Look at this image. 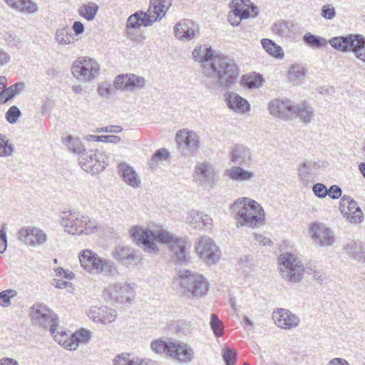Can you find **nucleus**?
I'll list each match as a JSON object with an SVG mask.
<instances>
[{
    "instance_id": "f257e3e1",
    "label": "nucleus",
    "mask_w": 365,
    "mask_h": 365,
    "mask_svg": "<svg viewBox=\"0 0 365 365\" xmlns=\"http://www.w3.org/2000/svg\"><path fill=\"white\" fill-rule=\"evenodd\" d=\"M130 235L134 240L145 246L144 250L148 253L155 254L158 252V247L154 242L158 241L168 245L174 261L179 263L188 262L185 238L178 237L165 230L153 232L137 226L130 230Z\"/></svg>"
},
{
    "instance_id": "f03ea898",
    "label": "nucleus",
    "mask_w": 365,
    "mask_h": 365,
    "mask_svg": "<svg viewBox=\"0 0 365 365\" xmlns=\"http://www.w3.org/2000/svg\"><path fill=\"white\" fill-rule=\"evenodd\" d=\"M205 75L212 81L210 88L226 90L237 83L240 70L233 59L222 54L215 55Z\"/></svg>"
},
{
    "instance_id": "7ed1b4c3",
    "label": "nucleus",
    "mask_w": 365,
    "mask_h": 365,
    "mask_svg": "<svg viewBox=\"0 0 365 365\" xmlns=\"http://www.w3.org/2000/svg\"><path fill=\"white\" fill-rule=\"evenodd\" d=\"M236 220L237 227L248 226L256 227L262 224L264 212L262 206L248 197L238 198L230 207Z\"/></svg>"
},
{
    "instance_id": "20e7f679",
    "label": "nucleus",
    "mask_w": 365,
    "mask_h": 365,
    "mask_svg": "<svg viewBox=\"0 0 365 365\" xmlns=\"http://www.w3.org/2000/svg\"><path fill=\"white\" fill-rule=\"evenodd\" d=\"M29 317L34 324L45 329L49 327L54 340L58 344L62 341V337H67L66 331L58 326L57 314L45 304L35 303L30 308Z\"/></svg>"
},
{
    "instance_id": "39448f33",
    "label": "nucleus",
    "mask_w": 365,
    "mask_h": 365,
    "mask_svg": "<svg viewBox=\"0 0 365 365\" xmlns=\"http://www.w3.org/2000/svg\"><path fill=\"white\" fill-rule=\"evenodd\" d=\"M79 261L83 269L91 274L114 276L118 273L117 267L112 260L102 259L91 250H83L79 255Z\"/></svg>"
},
{
    "instance_id": "423d86ee",
    "label": "nucleus",
    "mask_w": 365,
    "mask_h": 365,
    "mask_svg": "<svg viewBox=\"0 0 365 365\" xmlns=\"http://www.w3.org/2000/svg\"><path fill=\"white\" fill-rule=\"evenodd\" d=\"M61 225L71 235H89L97 227V223L79 212L65 211L61 215Z\"/></svg>"
},
{
    "instance_id": "0eeeda50",
    "label": "nucleus",
    "mask_w": 365,
    "mask_h": 365,
    "mask_svg": "<svg viewBox=\"0 0 365 365\" xmlns=\"http://www.w3.org/2000/svg\"><path fill=\"white\" fill-rule=\"evenodd\" d=\"M329 43L341 52H352L354 56L365 63V37L361 34H348L336 36L329 40Z\"/></svg>"
},
{
    "instance_id": "6e6552de",
    "label": "nucleus",
    "mask_w": 365,
    "mask_h": 365,
    "mask_svg": "<svg viewBox=\"0 0 365 365\" xmlns=\"http://www.w3.org/2000/svg\"><path fill=\"white\" fill-rule=\"evenodd\" d=\"M178 277L184 294L197 297L205 295L208 291L209 283L202 274L182 269L178 272Z\"/></svg>"
},
{
    "instance_id": "1a4fd4ad",
    "label": "nucleus",
    "mask_w": 365,
    "mask_h": 365,
    "mask_svg": "<svg viewBox=\"0 0 365 365\" xmlns=\"http://www.w3.org/2000/svg\"><path fill=\"white\" fill-rule=\"evenodd\" d=\"M279 269L284 279L292 283L299 282L304 276V267L296 255L282 253L278 258Z\"/></svg>"
},
{
    "instance_id": "9d476101",
    "label": "nucleus",
    "mask_w": 365,
    "mask_h": 365,
    "mask_svg": "<svg viewBox=\"0 0 365 365\" xmlns=\"http://www.w3.org/2000/svg\"><path fill=\"white\" fill-rule=\"evenodd\" d=\"M151 349L157 354H164L180 362H190L192 359L193 351L185 344L166 342L161 339L153 340L150 344Z\"/></svg>"
},
{
    "instance_id": "9b49d317",
    "label": "nucleus",
    "mask_w": 365,
    "mask_h": 365,
    "mask_svg": "<svg viewBox=\"0 0 365 365\" xmlns=\"http://www.w3.org/2000/svg\"><path fill=\"white\" fill-rule=\"evenodd\" d=\"M100 66L98 62L90 57H79L72 64L71 72L80 81L89 82L99 75Z\"/></svg>"
},
{
    "instance_id": "f8f14e48",
    "label": "nucleus",
    "mask_w": 365,
    "mask_h": 365,
    "mask_svg": "<svg viewBox=\"0 0 365 365\" xmlns=\"http://www.w3.org/2000/svg\"><path fill=\"white\" fill-rule=\"evenodd\" d=\"M79 165L86 172L92 175L102 172L108 164V158L103 153L89 150L78 157Z\"/></svg>"
},
{
    "instance_id": "ddd939ff",
    "label": "nucleus",
    "mask_w": 365,
    "mask_h": 365,
    "mask_svg": "<svg viewBox=\"0 0 365 365\" xmlns=\"http://www.w3.org/2000/svg\"><path fill=\"white\" fill-rule=\"evenodd\" d=\"M195 249L199 257L207 264H216L220 258V251L215 241L203 235L195 242Z\"/></svg>"
},
{
    "instance_id": "4468645a",
    "label": "nucleus",
    "mask_w": 365,
    "mask_h": 365,
    "mask_svg": "<svg viewBox=\"0 0 365 365\" xmlns=\"http://www.w3.org/2000/svg\"><path fill=\"white\" fill-rule=\"evenodd\" d=\"M18 240L29 246L37 247L47 242V234L41 228L28 226L21 228L17 233Z\"/></svg>"
},
{
    "instance_id": "2eb2a0df",
    "label": "nucleus",
    "mask_w": 365,
    "mask_h": 365,
    "mask_svg": "<svg viewBox=\"0 0 365 365\" xmlns=\"http://www.w3.org/2000/svg\"><path fill=\"white\" fill-rule=\"evenodd\" d=\"M339 210L346 220L351 223H360L364 218L363 212L357 202L348 195L341 197Z\"/></svg>"
},
{
    "instance_id": "dca6fc26",
    "label": "nucleus",
    "mask_w": 365,
    "mask_h": 365,
    "mask_svg": "<svg viewBox=\"0 0 365 365\" xmlns=\"http://www.w3.org/2000/svg\"><path fill=\"white\" fill-rule=\"evenodd\" d=\"M171 5L172 0H150L149 9L145 12L144 26H150L155 21L162 19Z\"/></svg>"
},
{
    "instance_id": "f3484780",
    "label": "nucleus",
    "mask_w": 365,
    "mask_h": 365,
    "mask_svg": "<svg viewBox=\"0 0 365 365\" xmlns=\"http://www.w3.org/2000/svg\"><path fill=\"white\" fill-rule=\"evenodd\" d=\"M309 232L314 242L322 247L331 246L334 242V232L323 224L312 223Z\"/></svg>"
},
{
    "instance_id": "a211bd4d",
    "label": "nucleus",
    "mask_w": 365,
    "mask_h": 365,
    "mask_svg": "<svg viewBox=\"0 0 365 365\" xmlns=\"http://www.w3.org/2000/svg\"><path fill=\"white\" fill-rule=\"evenodd\" d=\"M272 319L278 327L284 329L297 327L300 323V319L297 315L282 308L273 312Z\"/></svg>"
},
{
    "instance_id": "6ab92c4d",
    "label": "nucleus",
    "mask_w": 365,
    "mask_h": 365,
    "mask_svg": "<svg viewBox=\"0 0 365 365\" xmlns=\"http://www.w3.org/2000/svg\"><path fill=\"white\" fill-rule=\"evenodd\" d=\"M113 257L126 266L138 265L143 257L128 246H117L113 252Z\"/></svg>"
},
{
    "instance_id": "aec40b11",
    "label": "nucleus",
    "mask_w": 365,
    "mask_h": 365,
    "mask_svg": "<svg viewBox=\"0 0 365 365\" xmlns=\"http://www.w3.org/2000/svg\"><path fill=\"white\" fill-rule=\"evenodd\" d=\"M224 98L227 107L236 113H245L250 110L249 102L237 93L226 92Z\"/></svg>"
},
{
    "instance_id": "412c9836",
    "label": "nucleus",
    "mask_w": 365,
    "mask_h": 365,
    "mask_svg": "<svg viewBox=\"0 0 365 365\" xmlns=\"http://www.w3.org/2000/svg\"><path fill=\"white\" fill-rule=\"evenodd\" d=\"M293 105L289 101H279L274 99L269 103V113L283 120H288L292 115Z\"/></svg>"
},
{
    "instance_id": "4be33fe9",
    "label": "nucleus",
    "mask_w": 365,
    "mask_h": 365,
    "mask_svg": "<svg viewBox=\"0 0 365 365\" xmlns=\"http://www.w3.org/2000/svg\"><path fill=\"white\" fill-rule=\"evenodd\" d=\"M197 180L205 185L212 186L217 181V173L209 163H198L195 168Z\"/></svg>"
},
{
    "instance_id": "5701e85b",
    "label": "nucleus",
    "mask_w": 365,
    "mask_h": 365,
    "mask_svg": "<svg viewBox=\"0 0 365 365\" xmlns=\"http://www.w3.org/2000/svg\"><path fill=\"white\" fill-rule=\"evenodd\" d=\"M66 336H68L67 334ZM61 339L62 341L60 344L71 351L76 350L80 343H86L91 339V331L81 329L73 334L70 338L68 336L62 337Z\"/></svg>"
},
{
    "instance_id": "b1692460",
    "label": "nucleus",
    "mask_w": 365,
    "mask_h": 365,
    "mask_svg": "<svg viewBox=\"0 0 365 365\" xmlns=\"http://www.w3.org/2000/svg\"><path fill=\"white\" fill-rule=\"evenodd\" d=\"M319 161L317 162L312 160H304L299 163L297 168V174L301 181L307 182L313 175L317 174L320 168Z\"/></svg>"
},
{
    "instance_id": "393cba45",
    "label": "nucleus",
    "mask_w": 365,
    "mask_h": 365,
    "mask_svg": "<svg viewBox=\"0 0 365 365\" xmlns=\"http://www.w3.org/2000/svg\"><path fill=\"white\" fill-rule=\"evenodd\" d=\"M176 141L180 146H185L192 151H196L200 145L199 136L192 130H179L176 134Z\"/></svg>"
},
{
    "instance_id": "a878e982",
    "label": "nucleus",
    "mask_w": 365,
    "mask_h": 365,
    "mask_svg": "<svg viewBox=\"0 0 365 365\" xmlns=\"http://www.w3.org/2000/svg\"><path fill=\"white\" fill-rule=\"evenodd\" d=\"M231 161L236 165H248L252 160L250 150L242 145H236L231 154Z\"/></svg>"
},
{
    "instance_id": "bb28decb",
    "label": "nucleus",
    "mask_w": 365,
    "mask_h": 365,
    "mask_svg": "<svg viewBox=\"0 0 365 365\" xmlns=\"http://www.w3.org/2000/svg\"><path fill=\"white\" fill-rule=\"evenodd\" d=\"M175 34L180 40L192 39L195 34L193 23L188 19L181 20L175 27Z\"/></svg>"
},
{
    "instance_id": "cd10ccee",
    "label": "nucleus",
    "mask_w": 365,
    "mask_h": 365,
    "mask_svg": "<svg viewBox=\"0 0 365 365\" xmlns=\"http://www.w3.org/2000/svg\"><path fill=\"white\" fill-rule=\"evenodd\" d=\"M118 173L125 182L133 187H138L140 185V179L134 169L126 163H120Z\"/></svg>"
},
{
    "instance_id": "c85d7f7f",
    "label": "nucleus",
    "mask_w": 365,
    "mask_h": 365,
    "mask_svg": "<svg viewBox=\"0 0 365 365\" xmlns=\"http://www.w3.org/2000/svg\"><path fill=\"white\" fill-rule=\"evenodd\" d=\"M230 6L231 11L239 13L241 18H248L250 16V6H252V12H254L253 16L258 14L257 7L253 6L249 0H232Z\"/></svg>"
},
{
    "instance_id": "c756f323",
    "label": "nucleus",
    "mask_w": 365,
    "mask_h": 365,
    "mask_svg": "<svg viewBox=\"0 0 365 365\" xmlns=\"http://www.w3.org/2000/svg\"><path fill=\"white\" fill-rule=\"evenodd\" d=\"M242 166L243 165L232 166L227 171L228 176L232 180L238 182H247L252 180L255 176V173L244 169Z\"/></svg>"
},
{
    "instance_id": "7c9ffc66",
    "label": "nucleus",
    "mask_w": 365,
    "mask_h": 365,
    "mask_svg": "<svg viewBox=\"0 0 365 365\" xmlns=\"http://www.w3.org/2000/svg\"><path fill=\"white\" fill-rule=\"evenodd\" d=\"M7 5L17 11L34 14L37 11L38 6L30 0H5Z\"/></svg>"
},
{
    "instance_id": "2f4dec72",
    "label": "nucleus",
    "mask_w": 365,
    "mask_h": 365,
    "mask_svg": "<svg viewBox=\"0 0 365 365\" xmlns=\"http://www.w3.org/2000/svg\"><path fill=\"white\" fill-rule=\"evenodd\" d=\"M24 88L25 85L22 82H18L9 87L6 86L0 93V104L6 103L14 96L20 94Z\"/></svg>"
},
{
    "instance_id": "473e14b6",
    "label": "nucleus",
    "mask_w": 365,
    "mask_h": 365,
    "mask_svg": "<svg viewBox=\"0 0 365 365\" xmlns=\"http://www.w3.org/2000/svg\"><path fill=\"white\" fill-rule=\"evenodd\" d=\"M192 55L194 61L199 63L208 62L210 60L212 61L215 56L212 47L206 45L196 46Z\"/></svg>"
},
{
    "instance_id": "72a5a7b5",
    "label": "nucleus",
    "mask_w": 365,
    "mask_h": 365,
    "mask_svg": "<svg viewBox=\"0 0 365 365\" xmlns=\"http://www.w3.org/2000/svg\"><path fill=\"white\" fill-rule=\"evenodd\" d=\"M292 115H297L303 122L309 123L314 115V109L303 102L297 105H293Z\"/></svg>"
},
{
    "instance_id": "f704fd0d",
    "label": "nucleus",
    "mask_w": 365,
    "mask_h": 365,
    "mask_svg": "<svg viewBox=\"0 0 365 365\" xmlns=\"http://www.w3.org/2000/svg\"><path fill=\"white\" fill-rule=\"evenodd\" d=\"M55 39L58 44L68 45L74 43L77 39L68 26L58 29L56 31Z\"/></svg>"
},
{
    "instance_id": "c9c22d12",
    "label": "nucleus",
    "mask_w": 365,
    "mask_h": 365,
    "mask_svg": "<svg viewBox=\"0 0 365 365\" xmlns=\"http://www.w3.org/2000/svg\"><path fill=\"white\" fill-rule=\"evenodd\" d=\"M62 142L71 152L78 154V157H80L81 155L86 150L80 140L73 137L72 135H68L64 138L62 140Z\"/></svg>"
},
{
    "instance_id": "e433bc0d",
    "label": "nucleus",
    "mask_w": 365,
    "mask_h": 365,
    "mask_svg": "<svg viewBox=\"0 0 365 365\" xmlns=\"http://www.w3.org/2000/svg\"><path fill=\"white\" fill-rule=\"evenodd\" d=\"M261 44L263 48L272 56L277 58H282L284 56V52L281 46L275 43L272 40L269 38H262Z\"/></svg>"
},
{
    "instance_id": "4c0bfd02",
    "label": "nucleus",
    "mask_w": 365,
    "mask_h": 365,
    "mask_svg": "<svg viewBox=\"0 0 365 365\" xmlns=\"http://www.w3.org/2000/svg\"><path fill=\"white\" fill-rule=\"evenodd\" d=\"M344 250L348 255L358 260L364 257L365 248L361 242H351L344 247Z\"/></svg>"
},
{
    "instance_id": "58836bf2",
    "label": "nucleus",
    "mask_w": 365,
    "mask_h": 365,
    "mask_svg": "<svg viewBox=\"0 0 365 365\" xmlns=\"http://www.w3.org/2000/svg\"><path fill=\"white\" fill-rule=\"evenodd\" d=\"M242 83L249 88H259L263 85L264 79L262 75L252 73L243 76Z\"/></svg>"
},
{
    "instance_id": "ea45409f",
    "label": "nucleus",
    "mask_w": 365,
    "mask_h": 365,
    "mask_svg": "<svg viewBox=\"0 0 365 365\" xmlns=\"http://www.w3.org/2000/svg\"><path fill=\"white\" fill-rule=\"evenodd\" d=\"M303 41L312 48H320L327 44L325 38L311 33L305 34L302 37Z\"/></svg>"
},
{
    "instance_id": "a19ab883",
    "label": "nucleus",
    "mask_w": 365,
    "mask_h": 365,
    "mask_svg": "<svg viewBox=\"0 0 365 365\" xmlns=\"http://www.w3.org/2000/svg\"><path fill=\"white\" fill-rule=\"evenodd\" d=\"M292 24L286 21L277 22L273 25V32L282 37L289 38L292 36Z\"/></svg>"
},
{
    "instance_id": "79ce46f5",
    "label": "nucleus",
    "mask_w": 365,
    "mask_h": 365,
    "mask_svg": "<svg viewBox=\"0 0 365 365\" xmlns=\"http://www.w3.org/2000/svg\"><path fill=\"white\" fill-rule=\"evenodd\" d=\"M98 6L95 3L84 4L79 8V14L88 21L93 20L98 11Z\"/></svg>"
},
{
    "instance_id": "37998d69",
    "label": "nucleus",
    "mask_w": 365,
    "mask_h": 365,
    "mask_svg": "<svg viewBox=\"0 0 365 365\" xmlns=\"http://www.w3.org/2000/svg\"><path fill=\"white\" fill-rule=\"evenodd\" d=\"M14 150V145L9 143L5 135L0 134V157L11 156Z\"/></svg>"
},
{
    "instance_id": "c03bdc74",
    "label": "nucleus",
    "mask_w": 365,
    "mask_h": 365,
    "mask_svg": "<svg viewBox=\"0 0 365 365\" xmlns=\"http://www.w3.org/2000/svg\"><path fill=\"white\" fill-rule=\"evenodd\" d=\"M145 12L137 11L129 16L127 21V27L130 29L139 28L141 25H144V19Z\"/></svg>"
},
{
    "instance_id": "a18cd8bd",
    "label": "nucleus",
    "mask_w": 365,
    "mask_h": 365,
    "mask_svg": "<svg viewBox=\"0 0 365 365\" xmlns=\"http://www.w3.org/2000/svg\"><path fill=\"white\" fill-rule=\"evenodd\" d=\"M128 292V287L125 286H122L120 284H115L110 285L105 290V292H107L113 298H123V294Z\"/></svg>"
},
{
    "instance_id": "49530a36",
    "label": "nucleus",
    "mask_w": 365,
    "mask_h": 365,
    "mask_svg": "<svg viewBox=\"0 0 365 365\" xmlns=\"http://www.w3.org/2000/svg\"><path fill=\"white\" fill-rule=\"evenodd\" d=\"M129 82L128 91H135L142 88L145 84V80L144 78L137 76L135 74L130 73L127 80Z\"/></svg>"
},
{
    "instance_id": "de8ad7c7",
    "label": "nucleus",
    "mask_w": 365,
    "mask_h": 365,
    "mask_svg": "<svg viewBox=\"0 0 365 365\" xmlns=\"http://www.w3.org/2000/svg\"><path fill=\"white\" fill-rule=\"evenodd\" d=\"M210 324L216 337L219 338L223 335L224 325L216 314H211Z\"/></svg>"
},
{
    "instance_id": "09e8293b",
    "label": "nucleus",
    "mask_w": 365,
    "mask_h": 365,
    "mask_svg": "<svg viewBox=\"0 0 365 365\" xmlns=\"http://www.w3.org/2000/svg\"><path fill=\"white\" fill-rule=\"evenodd\" d=\"M189 215L195 221V223L201 222L205 227H207L212 225V218L207 214H205L202 212H197L193 210L189 213Z\"/></svg>"
},
{
    "instance_id": "8fccbe9b",
    "label": "nucleus",
    "mask_w": 365,
    "mask_h": 365,
    "mask_svg": "<svg viewBox=\"0 0 365 365\" xmlns=\"http://www.w3.org/2000/svg\"><path fill=\"white\" fill-rule=\"evenodd\" d=\"M305 71L299 65L292 66L288 71V77L291 81H298L304 78Z\"/></svg>"
},
{
    "instance_id": "3c124183",
    "label": "nucleus",
    "mask_w": 365,
    "mask_h": 365,
    "mask_svg": "<svg viewBox=\"0 0 365 365\" xmlns=\"http://www.w3.org/2000/svg\"><path fill=\"white\" fill-rule=\"evenodd\" d=\"M17 296V292L13 289H9L0 292V306L9 307L11 302V299Z\"/></svg>"
},
{
    "instance_id": "603ef678",
    "label": "nucleus",
    "mask_w": 365,
    "mask_h": 365,
    "mask_svg": "<svg viewBox=\"0 0 365 365\" xmlns=\"http://www.w3.org/2000/svg\"><path fill=\"white\" fill-rule=\"evenodd\" d=\"M114 365H138L137 359H130V354H122L113 360Z\"/></svg>"
},
{
    "instance_id": "864d4df0",
    "label": "nucleus",
    "mask_w": 365,
    "mask_h": 365,
    "mask_svg": "<svg viewBox=\"0 0 365 365\" xmlns=\"http://www.w3.org/2000/svg\"><path fill=\"white\" fill-rule=\"evenodd\" d=\"M129 77V74H121L118 75L114 81V86L116 89H120L121 91H128L129 89V82H127V80Z\"/></svg>"
},
{
    "instance_id": "5fc2aeb1",
    "label": "nucleus",
    "mask_w": 365,
    "mask_h": 365,
    "mask_svg": "<svg viewBox=\"0 0 365 365\" xmlns=\"http://www.w3.org/2000/svg\"><path fill=\"white\" fill-rule=\"evenodd\" d=\"M90 138L96 142L110 143L118 144L120 142V138L117 135H90Z\"/></svg>"
},
{
    "instance_id": "6e6d98bb",
    "label": "nucleus",
    "mask_w": 365,
    "mask_h": 365,
    "mask_svg": "<svg viewBox=\"0 0 365 365\" xmlns=\"http://www.w3.org/2000/svg\"><path fill=\"white\" fill-rule=\"evenodd\" d=\"M21 113V110L17 106H12L6 113V119L9 123H15Z\"/></svg>"
},
{
    "instance_id": "4d7b16f0",
    "label": "nucleus",
    "mask_w": 365,
    "mask_h": 365,
    "mask_svg": "<svg viewBox=\"0 0 365 365\" xmlns=\"http://www.w3.org/2000/svg\"><path fill=\"white\" fill-rule=\"evenodd\" d=\"M222 358L226 365H235L237 359V351L227 348L224 349Z\"/></svg>"
},
{
    "instance_id": "13d9d810",
    "label": "nucleus",
    "mask_w": 365,
    "mask_h": 365,
    "mask_svg": "<svg viewBox=\"0 0 365 365\" xmlns=\"http://www.w3.org/2000/svg\"><path fill=\"white\" fill-rule=\"evenodd\" d=\"M107 307H92L89 310L88 317L96 322H101V316L103 314V312H106Z\"/></svg>"
},
{
    "instance_id": "bf43d9fd",
    "label": "nucleus",
    "mask_w": 365,
    "mask_h": 365,
    "mask_svg": "<svg viewBox=\"0 0 365 365\" xmlns=\"http://www.w3.org/2000/svg\"><path fill=\"white\" fill-rule=\"evenodd\" d=\"M116 318V312L113 309L107 307L106 312L101 316V322L102 324H109L115 321Z\"/></svg>"
},
{
    "instance_id": "052dcab7",
    "label": "nucleus",
    "mask_w": 365,
    "mask_h": 365,
    "mask_svg": "<svg viewBox=\"0 0 365 365\" xmlns=\"http://www.w3.org/2000/svg\"><path fill=\"white\" fill-rule=\"evenodd\" d=\"M313 192L314 195L319 197V198H324L327 195V188L326 186L322 183H316L313 185L312 187Z\"/></svg>"
},
{
    "instance_id": "680f3d73",
    "label": "nucleus",
    "mask_w": 365,
    "mask_h": 365,
    "mask_svg": "<svg viewBox=\"0 0 365 365\" xmlns=\"http://www.w3.org/2000/svg\"><path fill=\"white\" fill-rule=\"evenodd\" d=\"M322 16L327 19H332L336 16V11L333 6L324 5L322 9Z\"/></svg>"
},
{
    "instance_id": "e2e57ef3",
    "label": "nucleus",
    "mask_w": 365,
    "mask_h": 365,
    "mask_svg": "<svg viewBox=\"0 0 365 365\" xmlns=\"http://www.w3.org/2000/svg\"><path fill=\"white\" fill-rule=\"evenodd\" d=\"M245 18H241V15L239 13L230 11L227 15L228 21L235 26H238L242 19Z\"/></svg>"
},
{
    "instance_id": "0e129e2a",
    "label": "nucleus",
    "mask_w": 365,
    "mask_h": 365,
    "mask_svg": "<svg viewBox=\"0 0 365 365\" xmlns=\"http://www.w3.org/2000/svg\"><path fill=\"white\" fill-rule=\"evenodd\" d=\"M327 195L334 200L339 199L342 193L341 189L337 185H331L329 190H327Z\"/></svg>"
},
{
    "instance_id": "69168bd1",
    "label": "nucleus",
    "mask_w": 365,
    "mask_h": 365,
    "mask_svg": "<svg viewBox=\"0 0 365 365\" xmlns=\"http://www.w3.org/2000/svg\"><path fill=\"white\" fill-rule=\"evenodd\" d=\"M112 91L113 88L107 83H101L98 88V93L101 96H108Z\"/></svg>"
},
{
    "instance_id": "338daca9",
    "label": "nucleus",
    "mask_w": 365,
    "mask_h": 365,
    "mask_svg": "<svg viewBox=\"0 0 365 365\" xmlns=\"http://www.w3.org/2000/svg\"><path fill=\"white\" fill-rule=\"evenodd\" d=\"M7 247L6 233L4 229L0 230V253H4Z\"/></svg>"
},
{
    "instance_id": "774afa93",
    "label": "nucleus",
    "mask_w": 365,
    "mask_h": 365,
    "mask_svg": "<svg viewBox=\"0 0 365 365\" xmlns=\"http://www.w3.org/2000/svg\"><path fill=\"white\" fill-rule=\"evenodd\" d=\"M253 237L255 240L258 242L259 245L264 246H271L272 245V242L269 238L265 237L261 235L254 233Z\"/></svg>"
}]
</instances>
